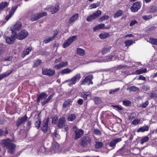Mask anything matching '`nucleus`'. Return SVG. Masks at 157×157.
I'll use <instances>...</instances> for the list:
<instances>
[{
  "label": "nucleus",
  "mask_w": 157,
  "mask_h": 157,
  "mask_svg": "<svg viewBox=\"0 0 157 157\" xmlns=\"http://www.w3.org/2000/svg\"><path fill=\"white\" fill-rule=\"evenodd\" d=\"M91 139L88 136H86L81 139L80 145L82 147H86L90 145Z\"/></svg>",
  "instance_id": "nucleus-1"
},
{
  "label": "nucleus",
  "mask_w": 157,
  "mask_h": 157,
  "mask_svg": "<svg viewBox=\"0 0 157 157\" xmlns=\"http://www.w3.org/2000/svg\"><path fill=\"white\" fill-rule=\"evenodd\" d=\"M81 78L80 74H77L71 79H69L65 81L66 82H68V85L69 86H71L72 85L75 84L77 82H78Z\"/></svg>",
  "instance_id": "nucleus-2"
},
{
  "label": "nucleus",
  "mask_w": 157,
  "mask_h": 157,
  "mask_svg": "<svg viewBox=\"0 0 157 157\" xmlns=\"http://www.w3.org/2000/svg\"><path fill=\"white\" fill-rule=\"evenodd\" d=\"M16 38L19 40H22L25 38L28 35V32L25 30L23 29L18 33H15Z\"/></svg>",
  "instance_id": "nucleus-3"
},
{
  "label": "nucleus",
  "mask_w": 157,
  "mask_h": 157,
  "mask_svg": "<svg viewBox=\"0 0 157 157\" xmlns=\"http://www.w3.org/2000/svg\"><path fill=\"white\" fill-rule=\"evenodd\" d=\"M73 131L75 136V140H77L78 139L80 138L84 133V132L82 130L77 128L76 126H74L73 127Z\"/></svg>",
  "instance_id": "nucleus-4"
},
{
  "label": "nucleus",
  "mask_w": 157,
  "mask_h": 157,
  "mask_svg": "<svg viewBox=\"0 0 157 157\" xmlns=\"http://www.w3.org/2000/svg\"><path fill=\"white\" fill-rule=\"evenodd\" d=\"M93 79V75H90L86 76L85 78L82 79L81 83V85H85L87 83L88 85L90 84H92L93 82L92 79Z\"/></svg>",
  "instance_id": "nucleus-5"
},
{
  "label": "nucleus",
  "mask_w": 157,
  "mask_h": 157,
  "mask_svg": "<svg viewBox=\"0 0 157 157\" xmlns=\"http://www.w3.org/2000/svg\"><path fill=\"white\" fill-rule=\"evenodd\" d=\"M101 14V11L100 10H98L95 13L88 17L86 19V21H91L99 17Z\"/></svg>",
  "instance_id": "nucleus-6"
},
{
  "label": "nucleus",
  "mask_w": 157,
  "mask_h": 157,
  "mask_svg": "<svg viewBox=\"0 0 157 157\" xmlns=\"http://www.w3.org/2000/svg\"><path fill=\"white\" fill-rule=\"evenodd\" d=\"M27 119L28 117L26 115L22 117L18 118L16 122V126L18 127L21 125L24 124L27 120Z\"/></svg>",
  "instance_id": "nucleus-7"
},
{
  "label": "nucleus",
  "mask_w": 157,
  "mask_h": 157,
  "mask_svg": "<svg viewBox=\"0 0 157 157\" xmlns=\"http://www.w3.org/2000/svg\"><path fill=\"white\" fill-rule=\"evenodd\" d=\"M46 15L47 13L46 12L37 13V14H35L32 15L31 17V20L32 21H34L39 19Z\"/></svg>",
  "instance_id": "nucleus-8"
},
{
  "label": "nucleus",
  "mask_w": 157,
  "mask_h": 157,
  "mask_svg": "<svg viewBox=\"0 0 157 157\" xmlns=\"http://www.w3.org/2000/svg\"><path fill=\"white\" fill-rule=\"evenodd\" d=\"M42 73L44 75L52 76L55 74V71L54 70L46 68L42 69Z\"/></svg>",
  "instance_id": "nucleus-9"
},
{
  "label": "nucleus",
  "mask_w": 157,
  "mask_h": 157,
  "mask_svg": "<svg viewBox=\"0 0 157 157\" xmlns=\"http://www.w3.org/2000/svg\"><path fill=\"white\" fill-rule=\"evenodd\" d=\"M140 3L137 2L133 4L132 6L131 7L130 9L132 12H137L140 9Z\"/></svg>",
  "instance_id": "nucleus-10"
},
{
  "label": "nucleus",
  "mask_w": 157,
  "mask_h": 157,
  "mask_svg": "<svg viewBox=\"0 0 157 157\" xmlns=\"http://www.w3.org/2000/svg\"><path fill=\"white\" fill-rule=\"evenodd\" d=\"M49 119V117H48L44 121V122L43 123V126L41 128V129L44 133L46 132L48 130Z\"/></svg>",
  "instance_id": "nucleus-11"
},
{
  "label": "nucleus",
  "mask_w": 157,
  "mask_h": 157,
  "mask_svg": "<svg viewBox=\"0 0 157 157\" xmlns=\"http://www.w3.org/2000/svg\"><path fill=\"white\" fill-rule=\"evenodd\" d=\"M121 140L122 139L121 138L113 139L111 141L109 145L112 148V149H113L115 148L116 144Z\"/></svg>",
  "instance_id": "nucleus-12"
},
{
  "label": "nucleus",
  "mask_w": 157,
  "mask_h": 157,
  "mask_svg": "<svg viewBox=\"0 0 157 157\" xmlns=\"http://www.w3.org/2000/svg\"><path fill=\"white\" fill-rule=\"evenodd\" d=\"M16 36L15 34L12 35L10 37H6V42L9 44H13L15 40Z\"/></svg>",
  "instance_id": "nucleus-13"
},
{
  "label": "nucleus",
  "mask_w": 157,
  "mask_h": 157,
  "mask_svg": "<svg viewBox=\"0 0 157 157\" xmlns=\"http://www.w3.org/2000/svg\"><path fill=\"white\" fill-rule=\"evenodd\" d=\"M7 148L8 149V152L11 154H13L15 150L16 145L12 143Z\"/></svg>",
  "instance_id": "nucleus-14"
},
{
  "label": "nucleus",
  "mask_w": 157,
  "mask_h": 157,
  "mask_svg": "<svg viewBox=\"0 0 157 157\" xmlns=\"http://www.w3.org/2000/svg\"><path fill=\"white\" fill-rule=\"evenodd\" d=\"M66 120L64 117L60 118L58 123V127L59 128H61L65 126Z\"/></svg>",
  "instance_id": "nucleus-15"
},
{
  "label": "nucleus",
  "mask_w": 157,
  "mask_h": 157,
  "mask_svg": "<svg viewBox=\"0 0 157 157\" xmlns=\"http://www.w3.org/2000/svg\"><path fill=\"white\" fill-rule=\"evenodd\" d=\"M51 147L53 150L54 153L58 152L60 151L59 145L56 142H54L52 143Z\"/></svg>",
  "instance_id": "nucleus-16"
},
{
  "label": "nucleus",
  "mask_w": 157,
  "mask_h": 157,
  "mask_svg": "<svg viewBox=\"0 0 157 157\" xmlns=\"http://www.w3.org/2000/svg\"><path fill=\"white\" fill-rule=\"evenodd\" d=\"M47 95L45 93H42L38 96V98L37 101L38 103L40 102V100L42 99H44L47 97Z\"/></svg>",
  "instance_id": "nucleus-17"
},
{
  "label": "nucleus",
  "mask_w": 157,
  "mask_h": 157,
  "mask_svg": "<svg viewBox=\"0 0 157 157\" xmlns=\"http://www.w3.org/2000/svg\"><path fill=\"white\" fill-rule=\"evenodd\" d=\"M1 143L2 146L4 147H7L10 144L12 143L10 142V140L8 139L2 140Z\"/></svg>",
  "instance_id": "nucleus-18"
},
{
  "label": "nucleus",
  "mask_w": 157,
  "mask_h": 157,
  "mask_svg": "<svg viewBox=\"0 0 157 157\" xmlns=\"http://www.w3.org/2000/svg\"><path fill=\"white\" fill-rule=\"evenodd\" d=\"M113 57V56L112 55H109L107 56L105 59H101L98 61H97L98 62H109L112 60V58Z\"/></svg>",
  "instance_id": "nucleus-19"
},
{
  "label": "nucleus",
  "mask_w": 157,
  "mask_h": 157,
  "mask_svg": "<svg viewBox=\"0 0 157 157\" xmlns=\"http://www.w3.org/2000/svg\"><path fill=\"white\" fill-rule=\"evenodd\" d=\"M72 102V100L71 99H67L64 102L63 106V108H66L69 106Z\"/></svg>",
  "instance_id": "nucleus-20"
},
{
  "label": "nucleus",
  "mask_w": 157,
  "mask_h": 157,
  "mask_svg": "<svg viewBox=\"0 0 157 157\" xmlns=\"http://www.w3.org/2000/svg\"><path fill=\"white\" fill-rule=\"evenodd\" d=\"M32 49V48L30 47L26 49H25L21 55V57L24 58L26 55L29 54V52L31 51Z\"/></svg>",
  "instance_id": "nucleus-21"
},
{
  "label": "nucleus",
  "mask_w": 157,
  "mask_h": 157,
  "mask_svg": "<svg viewBox=\"0 0 157 157\" xmlns=\"http://www.w3.org/2000/svg\"><path fill=\"white\" fill-rule=\"evenodd\" d=\"M77 54L80 56H84L85 55V50L81 48H78L77 49Z\"/></svg>",
  "instance_id": "nucleus-22"
},
{
  "label": "nucleus",
  "mask_w": 157,
  "mask_h": 157,
  "mask_svg": "<svg viewBox=\"0 0 157 157\" xmlns=\"http://www.w3.org/2000/svg\"><path fill=\"white\" fill-rule=\"evenodd\" d=\"M41 123V119L40 118L39 116H38L36 118V120L34 123V125L35 127L36 128L38 129L40 126Z\"/></svg>",
  "instance_id": "nucleus-23"
},
{
  "label": "nucleus",
  "mask_w": 157,
  "mask_h": 157,
  "mask_svg": "<svg viewBox=\"0 0 157 157\" xmlns=\"http://www.w3.org/2000/svg\"><path fill=\"white\" fill-rule=\"evenodd\" d=\"M78 13H76L70 18L68 23L70 24L72 22H73L78 18Z\"/></svg>",
  "instance_id": "nucleus-24"
},
{
  "label": "nucleus",
  "mask_w": 157,
  "mask_h": 157,
  "mask_svg": "<svg viewBox=\"0 0 157 157\" xmlns=\"http://www.w3.org/2000/svg\"><path fill=\"white\" fill-rule=\"evenodd\" d=\"M149 126L145 125L142 127H140L137 130V132H144L145 131H148L149 130Z\"/></svg>",
  "instance_id": "nucleus-25"
},
{
  "label": "nucleus",
  "mask_w": 157,
  "mask_h": 157,
  "mask_svg": "<svg viewBox=\"0 0 157 157\" xmlns=\"http://www.w3.org/2000/svg\"><path fill=\"white\" fill-rule=\"evenodd\" d=\"M12 71H8L0 75V80L3 78L9 76L12 72Z\"/></svg>",
  "instance_id": "nucleus-26"
},
{
  "label": "nucleus",
  "mask_w": 157,
  "mask_h": 157,
  "mask_svg": "<svg viewBox=\"0 0 157 157\" xmlns=\"http://www.w3.org/2000/svg\"><path fill=\"white\" fill-rule=\"evenodd\" d=\"M127 90L129 91L130 92L131 91H139L140 89L139 88L135 86H133L128 87L127 89Z\"/></svg>",
  "instance_id": "nucleus-27"
},
{
  "label": "nucleus",
  "mask_w": 157,
  "mask_h": 157,
  "mask_svg": "<svg viewBox=\"0 0 157 157\" xmlns=\"http://www.w3.org/2000/svg\"><path fill=\"white\" fill-rule=\"evenodd\" d=\"M9 2H2L0 4V11L3 10L9 5Z\"/></svg>",
  "instance_id": "nucleus-28"
},
{
  "label": "nucleus",
  "mask_w": 157,
  "mask_h": 157,
  "mask_svg": "<svg viewBox=\"0 0 157 157\" xmlns=\"http://www.w3.org/2000/svg\"><path fill=\"white\" fill-rule=\"evenodd\" d=\"M72 71V70L69 68L64 69L61 71V74L63 75L65 74H68L71 73Z\"/></svg>",
  "instance_id": "nucleus-29"
},
{
  "label": "nucleus",
  "mask_w": 157,
  "mask_h": 157,
  "mask_svg": "<svg viewBox=\"0 0 157 157\" xmlns=\"http://www.w3.org/2000/svg\"><path fill=\"white\" fill-rule=\"evenodd\" d=\"M147 72V69L146 68L144 69L141 68L140 69L137 70L136 71V73L137 75H140L144 73H145Z\"/></svg>",
  "instance_id": "nucleus-30"
},
{
  "label": "nucleus",
  "mask_w": 157,
  "mask_h": 157,
  "mask_svg": "<svg viewBox=\"0 0 157 157\" xmlns=\"http://www.w3.org/2000/svg\"><path fill=\"white\" fill-rule=\"evenodd\" d=\"M53 94H52L49 96L48 98L46 99H45L44 100L42 101L41 102L42 103V105H44L48 103L49 101H50V100L53 97Z\"/></svg>",
  "instance_id": "nucleus-31"
},
{
  "label": "nucleus",
  "mask_w": 157,
  "mask_h": 157,
  "mask_svg": "<svg viewBox=\"0 0 157 157\" xmlns=\"http://www.w3.org/2000/svg\"><path fill=\"white\" fill-rule=\"evenodd\" d=\"M109 35V34L108 33H103L100 34L99 37L101 39H104L108 36Z\"/></svg>",
  "instance_id": "nucleus-32"
},
{
  "label": "nucleus",
  "mask_w": 157,
  "mask_h": 157,
  "mask_svg": "<svg viewBox=\"0 0 157 157\" xmlns=\"http://www.w3.org/2000/svg\"><path fill=\"white\" fill-rule=\"evenodd\" d=\"M76 118V116L74 114H69L68 117L67 119L69 121H73Z\"/></svg>",
  "instance_id": "nucleus-33"
},
{
  "label": "nucleus",
  "mask_w": 157,
  "mask_h": 157,
  "mask_svg": "<svg viewBox=\"0 0 157 157\" xmlns=\"http://www.w3.org/2000/svg\"><path fill=\"white\" fill-rule=\"evenodd\" d=\"M60 7L59 6L57 5L55 6L51 10L52 14H54L56 13L59 9Z\"/></svg>",
  "instance_id": "nucleus-34"
},
{
  "label": "nucleus",
  "mask_w": 157,
  "mask_h": 157,
  "mask_svg": "<svg viewBox=\"0 0 157 157\" xmlns=\"http://www.w3.org/2000/svg\"><path fill=\"white\" fill-rule=\"evenodd\" d=\"M21 27V24L20 22H17L14 25L13 29L16 30H19Z\"/></svg>",
  "instance_id": "nucleus-35"
},
{
  "label": "nucleus",
  "mask_w": 157,
  "mask_h": 157,
  "mask_svg": "<svg viewBox=\"0 0 157 157\" xmlns=\"http://www.w3.org/2000/svg\"><path fill=\"white\" fill-rule=\"evenodd\" d=\"M100 4V2H98L97 3H94L90 5L89 6V8L90 9H92L93 8H96Z\"/></svg>",
  "instance_id": "nucleus-36"
},
{
  "label": "nucleus",
  "mask_w": 157,
  "mask_h": 157,
  "mask_svg": "<svg viewBox=\"0 0 157 157\" xmlns=\"http://www.w3.org/2000/svg\"><path fill=\"white\" fill-rule=\"evenodd\" d=\"M111 47L105 48L102 49L101 51V53L102 55H104L106 53H108L110 51Z\"/></svg>",
  "instance_id": "nucleus-37"
},
{
  "label": "nucleus",
  "mask_w": 157,
  "mask_h": 157,
  "mask_svg": "<svg viewBox=\"0 0 157 157\" xmlns=\"http://www.w3.org/2000/svg\"><path fill=\"white\" fill-rule=\"evenodd\" d=\"M105 24H99L97 26H96L95 27L93 30L94 31H96V30H98L100 29H101L103 28L105 26Z\"/></svg>",
  "instance_id": "nucleus-38"
},
{
  "label": "nucleus",
  "mask_w": 157,
  "mask_h": 157,
  "mask_svg": "<svg viewBox=\"0 0 157 157\" xmlns=\"http://www.w3.org/2000/svg\"><path fill=\"white\" fill-rule=\"evenodd\" d=\"M149 11L151 13L155 12L157 11V7L154 6H151L149 9Z\"/></svg>",
  "instance_id": "nucleus-39"
},
{
  "label": "nucleus",
  "mask_w": 157,
  "mask_h": 157,
  "mask_svg": "<svg viewBox=\"0 0 157 157\" xmlns=\"http://www.w3.org/2000/svg\"><path fill=\"white\" fill-rule=\"evenodd\" d=\"M41 63V60L40 59H37L36 60L34 63V64L33 65V67H38L40 64Z\"/></svg>",
  "instance_id": "nucleus-40"
},
{
  "label": "nucleus",
  "mask_w": 157,
  "mask_h": 157,
  "mask_svg": "<svg viewBox=\"0 0 157 157\" xmlns=\"http://www.w3.org/2000/svg\"><path fill=\"white\" fill-rule=\"evenodd\" d=\"M93 100L94 101L96 104H100L101 102V99L98 97H95L93 98Z\"/></svg>",
  "instance_id": "nucleus-41"
},
{
  "label": "nucleus",
  "mask_w": 157,
  "mask_h": 157,
  "mask_svg": "<svg viewBox=\"0 0 157 157\" xmlns=\"http://www.w3.org/2000/svg\"><path fill=\"white\" fill-rule=\"evenodd\" d=\"M103 143L101 142L96 141L95 142V147L97 148H99L103 145Z\"/></svg>",
  "instance_id": "nucleus-42"
},
{
  "label": "nucleus",
  "mask_w": 157,
  "mask_h": 157,
  "mask_svg": "<svg viewBox=\"0 0 157 157\" xmlns=\"http://www.w3.org/2000/svg\"><path fill=\"white\" fill-rule=\"evenodd\" d=\"M17 8V6H13L12 7L11 10L9 12V13L11 15H12V16L14 14Z\"/></svg>",
  "instance_id": "nucleus-43"
},
{
  "label": "nucleus",
  "mask_w": 157,
  "mask_h": 157,
  "mask_svg": "<svg viewBox=\"0 0 157 157\" xmlns=\"http://www.w3.org/2000/svg\"><path fill=\"white\" fill-rule=\"evenodd\" d=\"M122 13V11L121 10H119L115 13L114 16V17L115 18L121 16Z\"/></svg>",
  "instance_id": "nucleus-44"
},
{
  "label": "nucleus",
  "mask_w": 157,
  "mask_h": 157,
  "mask_svg": "<svg viewBox=\"0 0 157 157\" xmlns=\"http://www.w3.org/2000/svg\"><path fill=\"white\" fill-rule=\"evenodd\" d=\"M133 43V41L132 40H128L125 42V46L128 47L131 45Z\"/></svg>",
  "instance_id": "nucleus-45"
},
{
  "label": "nucleus",
  "mask_w": 157,
  "mask_h": 157,
  "mask_svg": "<svg viewBox=\"0 0 157 157\" xmlns=\"http://www.w3.org/2000/svg\"><path fill=\"white\" fill-rule=\"evenodd\" d=\"M109 18V16L108 15H105L101 17L100 18L99 20L98 21L99 22L107 20Z\"/></svg>",
  "instance_id": "nucleus-46"
},
{
  "label": "nucleus",
  "mask_w": 157,
  "mask_h": 157,
  "mask_svg": "<svg viewBox=\"0 0 157 157\" xmlns=\"http://www.w3.org/2000/svg\"><path fill=\"white\" fill-rule=\"evenodd\" d=\"M91 94L90 92H86V93L82 94H81V97L83 98H84V100H86L87 99V97L88 95H90Z\"/></svg>",
  "instance_id": "nucleus-47"
},
{
  "label": "nucleus",
  "mask_w": 157,
  "mask_h": 157,
  "mask_svg": "<svg viewBox=\"0 0 157 157\" xmlns=\"http://www.w3.org/2000/svg\"><path fill=\"white\" fill-rule=\"evenodd\" d=\"M76 37L77 36H73L71 37H70L67 39V41H68L69 43L71 44L73 42L74 40H75Z\"/></svg>",
  "instance_id": "nucleus-48"
},
{
  "label": "nucleus",
  "mask_w": 157,
  "mask_h": 157,
  "mask_svg": "<svg viewBox=\"0 0 157 157\" xmlns=\"http://www.w3.org/2000/svg\"><path fill=\"white\" fill-rule=\"evenodd\" d=\"M150 42L155 45H157V39L150 38L149 39Z\"/></svg>",
  "instance_id": "nucleus-49"
},
{
  "label": "nucleus",
  "mask_w": 157,
  "mask_h": 157,
  "mask_svg": "<svg viewBox=\"0 0 157 157\" xmlns=\"http://www.w3.org/2000/svg\"><path fill=\"white\" fill-rule=\"evenodd\" d=\"M52 123L53 124H55L58 120V118L56 116H54L52 117Z\"/></svg>",
  "instance_id": "nucleus-50"
},
{
  "label": "nucleus",
  "mask_w": 157,
  "mask_h": 157,
  "mask_svg": "<svg viewBox=\"0 0 157 157\" xmlns=\"http://www.w3.org/2000/svg\"><path fill=\"white\" fill-rule=\"evenodd\" d=\"M93 132L95 135L98 136H101V132L97 129H94Z\"/></svg>",
  "instance_id": "nucleus-51"
},
{
  "label": "nucleus",
  "mask_w": 157,
  "mask_h": 157,
  "mask_svg": "<svg viewBox=\"0 0 157 157\" xmlns=\"http://www.w3.org/2000/svg\"><path fill=\"white\" fill-rule=\"evenodd\" d=\"M149 137L147 136H145L141 140L140 144H143L144 143L146 142L149 140Z\"/></svg>",
  "instance_id": "nucleus-52"
},
{
  "label": "nucleus",
  "mask_w": 157,
  "mask_h": 157,
  "mask_svg": "<svg viewBox=\"0 0 157 157\" xmlns=\"http://www.w3.org/2000/svg\"><path fill=\"white\" fill-rule=\"evenodd\" d=\"M140 119H134L132 121V124L133 125L138 124L140 123Z\"/></svg>",
  "instance_id": "nucleus-53"
},
{
  "label": "nucleus",
  "mask_w": 157,
  "mask_h": 157,
  "mask_svg": "<svg viewBox=\"0 0 157 157\" xmlns=\"http://www.w3.org/2000/svg\"><path fill=\"white\" fill-rule=\"evenodd\" d=\"M120 88H116L114 90L112 89L110 91L109 93L110 94H113L116 92H118Z\"/></svg>",
  "instance_id": "nucleus-54"
},
{
  "label": "nucleus",
  "mask_w": 157,
  "mask_h": 157,
  "mask_svg": "<svg viewBox=\"0 0 157 157\" xmlns=\"http://www.w3.org/2000/svg\"><path fill=\"white\" fill-rule=\"evenodd\" d=\"M123 104L125 106H128L130 105L131 102L129 100L124 101H123Z\"/></svg>",
  "instance_id": "nucleus-55"
},
{
  "label": "nucleus",
  "mask_w": 157,
  "mask_h": 157,
  "mask_svg": "<svg viewBox=\"0 0 157 157\" xmlns=\"http://www.w3.org/2000/svg\"><path fill=\"white\" fill-rule=\"evenodd\" d=\"M70 43L68 41H67V40L64 44H63V48H66L70 44Z\"/></svg>",
  "instance_id": "nucleus-56"
},
{
  "label": "nucleus",
  "mask_w": 157,
  "mask_h": 157,
  "mask_svg": "<svg viewBox=\"0 0 157 157\" xmlns=\"http://www.w3.org/2000/svg\"><path fill=\"white\" fill-rule=\"evenodd\" d=\"M112 106L114 108L117 109L118 110H121L123 109L121 107L118 105H112Z\"/></svg>",
  "instance_id": "nucleus-57"
},
{
  "label": "nucleus",
  "mask_w": 157,
  "mask_h": 157,
  "mask_svg": "<svg viewBox=\"0 0 157 157\" xmlns=\"http://www.w3.org/2000/svg\"><path fill=\"white\" fill-rule=\"evenodd\" d=\"M54 33L53 34V36L51 37V39H53V40L54 39L55 37L58 34V32L57 30H56L54 31Z\"/></svg>",
  "instance_id": "nucleus-58"
},
{
  "label": "nucleus",
  "mask_w": 157,
  "mask_h": 157,
  "mask_svg": "<svg viewBox=\"0 0 157 157\" xmlns=\"http://www.w3.org/2000/svg\"><path fill=\"white\" fill-rule=\"evenodd\" d=\"M150 97L151 98H156L157 97V94L155 92H152L150 93Z\"/></svg>",
  "instance_id": "nucleus-59"
},
{
  "label": "nucleus",
  "mask_w": 157,
  "mask_h": 157,
  "mask_svg": "<svg viewBox=\"0 0 157 157\" xmlns=\"http://www.w3.org/2000/svg\"><path fill=\"white\" fill-rule=\"evenodd\" d=\"M53 40V39H51V37H50L48 38L47 39L44 40L43 41V43H44L46 44L47 43L49 42L50 41H52Z\"/></svg>",
  "instance_id": "nucleus-60"
},
{
  "label": "nucleus",
  "mask_w": 157,
  "mask_h": 157,
  "mask_svg": "<svg viewBox=\"0 0 157 157\" xmlns=\"http://www.w3.org/2000/svg\"><path fill=\"white\" fill-rule=\"evenodd\" d=\"M148 104L149 101L148 100H147L142 104V107L143 108H145L147 106Z\"/></svg>",
  "instance_id": "nucleus-61"
},
{
  "label": "nucleus",
  "mask_w": 157,
  "mask_h": 157,
  "mask_svg": "<svg viewBox=\"0 0 157 157\" xmlns=\"http://www.w3.org/2000/svg\"><path fill=\"white\" fill-rule=\"evenodd\" d=\"M152 18V16L151 15H145L143 17V18L145 20H148L151 19Z\"/></svg>",
  "instance_id": "nucleus-62"
},
{
  "label": "nucleus",
  "mask_w": 157,
  "mask_h": 157,
  "mask_svg": "<svg viewBox=\"0 0 157 157\" xmlns=\"http://www.w3.org/2000/svg\"><path fill=\"white\" fill-rule=\"evenodd\" d=\"M142 89L145 91H147L150 89V87L147 86H144L142 87Z\"/></svg>",
  "instance_id": "nucleus-63"
},
{
  "label": "nucleus",
  "mask_w": 157,
  "mask_h": 157,
  "mask_svg": "<svg viewBox=\"0 0 157 157\" xmlns=\"http://www.w3.org/2000/svg\"><path fill=\"white\" fill-rule=\"evenodd\" d=\"M62 67H62V66H61L60 63L57 65H56L55 66V68H56L57 70L59 69Z\"/></svg>",
  "instance_id": "nucleus-64"
}]
</instances>
